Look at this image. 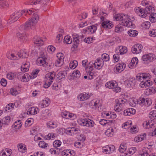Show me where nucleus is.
I'll return each mask as SVG.
<instances>
[{
    "label": "nucleus",
    "mask_w": 156,
    "mask_h": 156,
    "mask_svg": "<svg viewBox=\"0 0 156 156\" xmlns=\"http://www.w3.org/2000/svg\"><path fill=\"white\" fill-rule=\"evenodd\" d=\"M136 77L137 80L141 82L140 86L142 88L150 87L152 84V82L149 80L151 78V76L148 73H143L138 74Z\"/></svg>",
    "instance_id": "obj_1"
},
{
    "label": "nucleus",
    "mask_w": 156,
    "mask_h": 156,
    "mask_svg": "<svg viewBox=\"0 0 156 156\" xmlns=\"http://www.w3.org/2000/svg\"><path fill=\"white\" fill-rule=\"evenodd\" d=\"M114 18L115 21H119V23L120 25L128 27H134V25H133L132 22V21H133V20H131L130 18H129L127 15L123 14H117L114 16Z\"/></svg>",
    "instance_id": "obj_2"
},
{
    "label": "nucleus",
    "mask_w": 156,
    "mask_h": 156,
    "mask_svg": "<svg viewBox=\"0 0 156 156\" xmlns=\"http://www.w3.org/2000/svg\"><path fill=\"white\" fill-rule=\"evenodd\" d=\"M39 18V15L35 13L29 22H27L24 25L20 26V29L21 30H27L30 28H32V27L34 25L37 23Z\"/></svg>",
    "instance_id": "obj_3"
},
{
    "label": "nucleus",
    "mask_w": 156,
    "mask_h": 156,
    "mask_svg": "<svg viewBox=\"0 0 156 156\" xmlns=\"http://www.w3.org/2000/svg\"><path fill=\"white\" fill-rule=\"evenodd\" d=\"M105 86L107 87L112 89L116 93L120 92L121 90V88L118 86V84L115 81H111L108 82Z\"/></svg>",
    "instance_id": "obj_4"
},
{
    "label": "nucleus",
    "mask_w": 156,
    "mask_h": 156,
    "mask_svg": "<svg viewBox=\"0 0 156 156\" xmlns=\"http://www.w3.org/2000/svg\"><path fill=\"white\" fill-rule=\"evenodd\" d=\"M126 101L127 100L125 99L119 98V99L116 100V105L114 106L115 111L117 112L122 113V105L126 102Z\"/></svg>",
    "instance_id": "obj_5"
},
{
    "label": "nucleus",
    "mask_w": 156,
    "mask_h": 156,
    "mask_svg": "<svg viewBox=\"0 0 156 156\" xmlns=\"http://www.w3.org/2000/svg\"><path fill=\"white\" fill-rule=\"evenodd\" d=\"M102 27L106 29H110L112 28L113 25L110 21L107 20L103 16H101V17Z\"/></svg>",
    "instance_id": "obj_6"
},
{
    "label": "nucleus",
    "mask_w": 156,
    "mask_h": 156,
    "mask_svg": "<svg viewBox=\"0 0 156 156\" xmlns=\"http://www.w3.org/2000/svg\"><path fill=\"white\" fill-rule=\"evenodd\" d=\"M57 57L58 59L55 62V65L57 67H59L62 66L64 63V55L63 53H59L57 54Z\"/></svg>",
    "instance_id": "obj_7"
},
{
    "label": "nucleus",
    "mask_w": 156,
    "mask_h": 156,
    "mask_svg": "<svg viewBox=\"0 0 156 156\" xmlns=\"http://www.w3.org/2000/svg\"><path fill=\"white\" fill-rule=\"evenodd\" d=\"M81 125L83 126H85L87 127H92L94 125V122L89 119H83L81 121Z\"/></svg>",
    "instance_id": "obj_8"
},
{
    "label": "nucleus",
    "mask_w": 156,
    "mask_h": 156,
    "mask_svg": "<svg viewBox=\"0 0 156 156\" xmlns=\"http://www.w3.org/2000/svg\"><path fill=\"white\" fill-rule=\"evenodd\" d=\"M156 59L155 55L152 53L144 55L142 58V60L144 61L151 62L155 60Z\"/></svg>",
    "instance_id": "obj_9"
},
{
    "label": "nucleus",
    "mask_w": 156,
    "mask_h": 156,
    "mask_svg": "<svg viewBox=\"0 0 156 156\" xmlns=\"http://www.w3.org/2000/svg\"><path fill=\"white\" fill-rule=\"evenodd\" d=\"M73 38V41L76 44H79L83 40L85 37L84 35L79 36L76 34H72Z\"/></svg>",
    "instance_id": "obj_10"
},
{
    "label": "nucleus",
    "mask_w": 156,
    "mask_h": 156,
    "mask_svg": "<svg viewBox=\"0 0 156 156\" xmlns=\"http://www.w3.org/2000/svg\"><path fill=\"white\" fill-rule=\"evenodd\" d=\"M143 46L139 44H135L132 48V51L134 54H138L142 50Z\"/></svg>",
    "instance_id": "obj_11"
},
{
    "label": "nucleus",
    "mask_w": 156,
    "mask_h": 156,
    "mask_svg": "<svg viewBox=\"0 0 156 156\" xmlns=\"http://www.w3.org/2000/svg\"><path fill=\"white\" fill-rule=\"evenodd\" d=\"M135 12L137 14L142 18H144L147 16L145 10L142 8L139 7H136L135 9Z\"/></svg>",
    "instance_id": "obj_12"
},
{
    "label": "nucleus",
    "mask_w": 156,
    "mask_h": 156,
    "mask_svg": "<svg viewBox=\"0 0 156 156\" xmlns=\"http://www.w3.org/2000/svg\"><path fill=\"white\" fill-rule=\"evenodd\" d=\"M126 67V64L124 63L118 64L115 67V71L116 72L120 73L124 70Z\"/></svg>",
    "instance_id": "obj_13"
},
{
    "label": "nucleus",
    "mask_w": 156,
    "mask_h": 156,
    "mask_svg": "<svg viewBox=\"0 0 156 156\" xmlns=\"http://www.w3.org/2000/svg\"><path fill=\"white\" fill-rule=\"evenodd\" d=\"M31 5H38L39 6H44L46 5V2L45 0H33L30 1Z\"/></svg>",
    "instance_id": "obj_14"
},
{
    "label": "nucleus",
    "mask_w": 156,
    "mask_h": 156,
    "mask_svg": "<svg viewBox=\"0 0 156 156\" xmlns=\"http://www.w3.org/2000/svg\"><path fill=\"white\" fill-rule=\"evenodd\" d=\"M11 120V119L8 116L5 117L2 119H0V129L3 125H8Z\"/></svg>",
    "instance_id": "obj_15"
},
{
    "label": "nucleus",
    "mask_w": 156,
    "mask_h": 156,
    "mask_svg": "<svg viewBox=\"0 0 156 156\" xmlns=\"http://www.w3.org/2000/svg\"><path fill=\"white\" fill-rule=\"evenodd\" d=\"M67 73L65 71L59 72L56 76L57 81H61L65 79V77L66 76Z\"/></svg>",
    "instance_id": "obj_16"
},
{
    "label": "nucleus",
    "mask_w": 156,
    "mask_h": 156,
    "mask_svg": "<svg viewBox=\"0 0 156 156\" xmlns=\"http://www.w3.org/2000/svg\"><path fill=\"white\" fill-rule=\"evenodd\" d=\"M115 147L113 145H109L103 147V151L106 153L110 154L114 151Z\"/></svg>",
    "instance_id": "obj_17"
},
{
    "label": "nucleus",
    "mask_w": 156,
    "mask_h": 156,
    "mask_svg": "<svg viewBox=\"0 0 156 156\" xmlns=\"http://www.w3.org/2000/svg\"><path fill=\"white\" fill-rule=\"evenodd\" d=\"M20 11H15L10 16L11 19L13 22L17 21L20 17Z\"/></svg>",
    "instance_id": "obj_18"
},
{
    "label": "nucleus",
    "mask_w": 156,
    "mask_h": 156,
    "mask_svg": "<svg viewBox=\"0 0 156 156\" xmlns=\"http://www.w3.org/2000/svg\"><path fill=\"white\" fill-rule=\"evenodd\" d=\"M103 63V61H102V59H101L100 58L97 59L94 63V68L98 69H100L102 67Z\"/></svg>",
    "instance_id": "obj_19"
},
{
    "label": "nucleus",
    "mask_w": 156,
    "mask_h": 156,
    "mask_svg": "<svg viewBox=\"0 0 156 156\" xmlns=\"http://www.w3.org/2000/svg\"><path fill=\"white\" fill-rule=\"evenodd\" d=\"M39 109L37 107H32L28 109L27 111V114L30 115H34L36 114L39 112Z\"/></svg>",
    "instance_id": "obj_20"
},
{
    "label": "nucleus",
    "mask_w": 156,
    "mask_h": 156,
    "mask_svg": "<svg viewBox=\"0 0 156 156\" xmlns=\"http://www.w3.org/2000/svg\"><path fill=\"white\" fill-rule=\"evenodd\" d=\"M50 103L49 98H45L43 100L41 101L39 105V106L41 108H44L48 106Z\"/></svg>",
    "instance_id": "obj_21"
},
{
    "label": "nucleus",
    "mask_w": 156,
    "mask_h": 156,
    "mask_svg": "<svg viewBox=\"0 0 156 156\" xmlns=\"http://www.w3.org/2000/svg\"><path fill=\"white\" fill-rule=\"evenodd\" d=\"M17 36L21 41L24 42L27 40V36L25 33L19 32L17 33Z\"/></svg>",
    "instance_id": "obj_22"
},
{
    "label": "nucleus",
    "mask_w": 156,
    "mask_h": 156,
    "mask_svg": "<svg viewBox=\"0 0 156 156\" xmlns=\"http://www.w3.org/2000/svg\"><path fill=\"white\" fill-rule=\"evenodd\" d=\"M90 97L89 94H87V93H81L78 96V99L81 101H83L87 100Z\"/></svg>",
    "instance_id": "obj_23"
},
{
    "label": "nucleus",
    "mask_w": 156,
    "mask_h": 156,
    "mask_svg": "<svg viewBox=\"0 0 156 156\" xmlns=\"http://www.w3.org/2000/svg\"><path fill=\"white\" fill-rule=\"evenodd\" d=\"M46 58L43 55H41V57H39L37 60L38 62L41 65L43 66H47V63L45 60Z\"/></svg>",
    "instance_id": "obj_24"
},
{
    "label": "nucleus",
    "mask_w": 156,
    "mask_h": 156,
    "mask_svg": "<svg viewBox=\"0 0 156 156\" xmlns=\"http://www.w3.org/2000/svg\"><path fill=\"white\" fill-rule=\"evenodd\" d=\"M112 121V120H106L104 119H101L99 121L100 124L104 126H111Z\"/></svg>",
    "instance_id": "obj_25"
},
{
    "label": "nucleus",
    "mask_w": 156,
    "mask_h": 156,
    "mask_svg": "<svg viewBox=\"0 0 156 156\" xmlns=\"http://www.w3.org/2000/svg\"><path fill=\"white\" fill-rule=\"evenodd\" d=\"M45 40V38L41 39L39 37L36 36L34 38V43L36 44H38L39 45H41L43 44V42Z\"/></svg>",
    "instance_id": "obj_26"
},
{
    "label": "nucleus",
    "mask_w": 156,
    "mask_h": 156,
    "mask_svg": "<svg viewBox=\"0 0 156 156\" xmlns=\"http://www.w3.org/2000/svg\"><path fill=\"white\" fill-rule=\"evenodd\" d=\"M97 30V27L95 25L90 26L85 29L86 32L89 33L93 34Z\"/></svg>",
    "instance_id": "obj_27"
},
{
    "label": "nucleus",
    "mask_w": 156,
    "mask_h": 156,
    "mask_svg": "<svg viewBox=\"0 0 156 156\" xmlns=\"http://www.w3.org/2000/svg\"><path fill=\"white\" fill-rule=\"evenodd\" d=\"M119 50V52H118L119 53L120 55H123L126 53L127 51V48L126 47L123 46H119L116 49Z\"/></svg>",
    "instance_id": "obj_28"
},
{
    "label": "nucleus",
    "mask_w": 156,
    "mask_h": 156,
    "mask_svg": "<svg viewBox=\"0 0 156 156\" xmlns=\"http://www.w3.org/2000/svg\"><path fill=\"white\" fill-rule=\"evenodd\" d=\"M149 151L148 148L144 147L142 151H140L139 155V156H149L150 155L148 153Z\"/></svg>",
    "instance_id": "obj_29"
},
{
    "label": "nucleus",
    "mask_w": 156,
    "mask_h": 156,
    "mask_svg": "<svg viewBox=\"0 0 156 156\" xmlns=\"http://www.w3.org/2000/svg\"><path fill=\"white\" fill-rule=\"evenodd\" d=\"M18 55L20 58H27L29 55L26 51L22 50H20L18 53Z\"/></svg>",
    "instance_id": "obj_30"
},
{
    "label": "nucleus",
    "mask_w": 156,
    "mask_h": 156,
    "mask_svg": "<svg viewBox=\"0 0 156 156\" xmlns=\"http://www.w3.org/2000/svg\"><path fill=\"white\" fill-rule=\"evenodd\" d=\"M100 101L99 100H93L89 103V105L92 106L93 108H96L100 105Z\"/></svg>",
    "instance_id": "obj_31"
},
{
    "label": "nucleus",
    "mask_w": 156,
    "mask_h": 156,
    "mask_svg": "<svg viewBox=\"0 0 156 156\" xmlns=\"http://www.w3.org/2000/svg\"><path fill=\"white\" fill-rule=\"evenodd\" d=\"M138 63V60L136 57L133 58L131 62L129 64V67L130 68L132 69L133 67L135 65L136 66Z\"/></svg>",
    "instance_id": "obj_32"
},
{
    "label": "nucleus",
    "mask_w": 156,
    "mask_h": 156,
    "mask_svg": "<svg viewBox=\"0 0 156 156\" xmlns=\"http://www.w3.org/2000/svg\"><path fill=\"white\" fill-rule=\"evenodd\" d=\"M136 151V148L135 147H133L129 149L128 152H125L124 153L125 156H130L132 154H133Z\"/></svg>",
    "instance_id": "obj_33"
},
{
    "label": "nucleus",
    "mask_w": 156,
    "mask_h": 156,
    "mask_svg": "<svg viewBox=\"0 0 156 156\" xmlns=\"http://www.w3.org/2000/svg\"><path fill=\"white\" fill-rule=\"evenodd\" d=\"M114 129L112 128L108 129L105 132V133L106 136H108L112 137L114 133Z\"/></svg>",
    "instance_id": "obj_34"
},
{
    "label": "nucleus",
    "mask_w": 156,
    "mask_h": 156,
    "mask_svg": "<svg viewBox=\"0 0 156 156\" xmlns=\"http://www.w3.org/2000/svg\"><path fill=\"white\" fill-rule=\"evenodd\" d=\"M29 67V63L28 62L24 64L21 66V71L23 72H27L28 70Z\"/></svg>",
    "instance_id": "obj_35"
},
{
    "label": "nucleus",
    "mask_w": 156,
    "mask_h": 156,
    "mask_svg": "<svg viewBox=\"0 0 156 156\" xmlns=\"http://www.w3.org/2000/svg\"><path fill=\"white\" fill-rule=\"evenodd\" d=\"M72 76L74 78H78L80 76V71L78 70H74L72 73Z\"/></svg>",
    "instance_id": "obj_36"
},
{
    "label": "nucleus",
    "mask_w": 156,
    "mask_h": 156,
    "mask_svg": "<svg viewBox=\"0 0 156 156\" xmlns=\"http://www.w3.org/2000/svg\"><path fill=\"white\" fill-rule=\"evenodd\" d=\"M128 34L130 36L135 37L138 34L137 31L133 30H130L128 32Z\"/></svg>",
    "instance_id": "obj_37"
},
{
    "label": "nucleus",
    "mask_w": 156,
    "mask_h": 156,
    "mask_svg": "<svg viewBox=\"0 0 156 156\" xmlns=\"http://www.w3.org/2000/svg\"><path fill=\"white\" fill-rule=\"evenodd\" d=\"M149 19L151 22H155L156 21V13H151Z\"/></svg>",
    "instance_id": "obj_38"
},
{
    "label": "nucleus",
    "mask_w": 156,
    "mask_h": 156,
    "mask_svg": "<svg viewBox=\"0 0 156 156\" xmlns=\"http://www.w3.org/2000/svg\"><path fill=\"white\" fill-rule=\"evenodd\" d=\"M56 73L54 72H50L48 73L46 76L47 77L49 78L50 79L53 80L55 77Z\"/></svg>",
    "instance_id": "obj_39"
},
{
    "label": "nucleus",
    "mask_w": 156,
    "mask_h": 156,
    "mask_svg": "<svg viewBox=\"0 0 156 156\" xmlns=\"http://www.w3.org/2000/svg\"><path fill=\"white\" fill-rule=\"evenodd\" d=\"M145 99L144 98H140L139 99L137 100L135 103L136 104H138L140 105H144V103H145Z\"/></svg>",
    "instance_id": "obj_40"
},
{
    "label": "nucleus",
    "mask_w": 156,
    "mask_h": 156,
    "mask_svg": "<svg viewBox=\"0 0 156 156\" xmlns=\"http://www.w3.org/2000/svg\"><path fill=\"white\" fill-rule=\"evenodd\" d=\"M71 152L74 153V151L70 150H65L62 152V156H67L69 154H70Z\"/></svg>",
    "instance_id": "obj_41"
},
{
    "label": "nucleus",
    "mask_w": 156,
    "mask_h": 156,
    "mask_svg": "<svg viewBox=\"0 0 156 156\" xmlns=\"http://www.w3.org/2000/svg\"><path fill=\"white\" fill-rule=\"evenodd\" d=\"M53 145L54 147L57 148L60 147L62 144V142L59 140H56L53 142Z\"/></svg>",
    "instance_id": "obj_42"
},
{
    "label": "nucleus",
    "mask_w": 156,
    "mask_h": 156,
    "mask_svg": "<svg viewBox=\"0 0 156 156\" xmlns=\"http://www.w3.org/2000/svg\"><path fill=\"white\" fill-rule=\"evenodd\" d=\"M152 120H149L148 122H145L144 123V125H145L144 126L146 128H149L151 127V126H153V124L151 123Z\"/></svg>",
    "instance_id": "obj_43"
},
{
    "label": "nucleus",
    "mask_w": 156,
    "mask_h": 156,
    "mask_svg": "<svg viewBox=\"0 0 156 156\" xmlns=\"http://www.w3.org/2000/svg\"><path fill=\"white\" fill-rule=\"evenodd\" d=\"M150 118L153 119H156V111L154 110L150 112L149 114Z\"/></svg>",
    "instance_id": "obj_44"
},
{
    "label": "nucleus",
    "mask_w": 156,
    "mask_h": 156,
    "mask_svg": "<svg viewBox=\"0 0 156 156\" xmlns=\"http://www.w3.org/2000/svg\"><path fill=\"white\" fill-rule=\"evenodd\" d=\"M21 121L20 120L16 122L14 124V127L16 129H19L22 126Z\"/></svg>",
    "instance_id": "obj_45"
},
{
    "label": "nucleus",
    "mask_w": 156,
    "mask_h": 156,
    "mask_svg": "<svg viewBox=\"0 0 156 156\" xmlns=\"http://www.w3.org/2000/svg\"><path fill=\"white\" fill-rule=\"evenodd\" d=\"M64 40L66 43L68 44H71L72 42V39H71L70 36L68 35L65 37Z\"/></svg>",
    "instance_id": "obj_46"
},
{
    "label": "nucleus",
    "mask_w": 156,
    "mask_h": 156,
    "mask_svg": "<svg viewBox=\"0 0 156 156\" xmlns=\"http://www.w3.org/2000/svg\"><path fill=\"white\" fill-rule=\"evenodd\" d=\"M47 125L48 127H49L52 128H54L57 127V124L55 122L49 121L47 123Z\"/></svg>",
    "instance_id": "obj_47"
},
{
    "label": "nucleus",
    "mask_w": 156,
    "mask_h": 156,
    "mask_svg": "<svg viewBox=\"0 0 156 156\" xmlns=\"http://www.w3.org/2000/svg\"><path fill=\"white\" fill-rule=\"evenodd\" d=\"M78 64L77 62L76 61H74L70 63L69 67L71 69H74L77 66Z\"/></svg>",
    "instance_id": "obj_48"
},
{
    "label": "nucleus",
    "mask_w": 156,
    "mask_h": 156,
    "mask_svg": "<svg viewBox=\"0 0 156 156\" xmlns=\"http://www.w3.org/2000/svg\"><path fill=\"white\" fill-rule=\"evenodd\" d=\"M101 59H102V61L104 60L105 61H107L109 59V55L106 53L103 54L101 55Z\"/></svg>",
    "instance_id": "obj_49"
},
{
    "label": "nucleus",
    "mask_w": 156,
    "mask_h": 156,
    "mask_svg": "<svg viewBox=\"0 0 156 156\" xmlns=\"http://www.w3.org/2000/svg\"><path fill=\"white\" fill-rule=\"evenodd\" d=\"M126 146L125 145H121L119 147V150L120 152L121 153L128 152V151H126Z\"/></svg>",
    "instance_id": "obj_50"
},
{
    "label": "nucleus",
    "mask_w": 156,
    "mask_h": 156,
    "mask_svg": "<svg viewBox=\"0 0 156 156\" xmlns=\"http://www.w3.org/2000/svg\"><path fill=\"white\" fill-rule=\"evenodd\" d=\"M13 105L12 103H10L5 108V111L6 112L10 111L13 108Z\"/></svg>",
    "instance_id": "obj_51"
},
{
    "label": "nucleus",
    "mask_w": 156,
    "mask_h": 156,
    "mask_svg": "<svg viewBox=\"0 0 156 156\" xmlns=\"http://www.w3.org/2000/svg\"><path fill=\"white\" fill-rule=\"evenodd\" d=\"M145 10L148 13H150L151 12H152L154 10V8L152 6H149L148 7V6H147Z\"/></svg>",
    "instance_id": "obj_52"
},
{
    "label": "nucleus",
    "mask_w": 156,
    "mask_h": 156,
    "mask_svg": "<svg viewBox=\"0 0 156 156\" xmlns=\"http://www.w3.org/2000/svg\"><path fill=\"white\" fill-rule=\"evenodd\" d=\"M9 4L6 1H2L0 2V6L2 8H5L9 6Z\"/></svg>",
    "instance_id": "obj_53"
},
{
    "label": "nucleus",
    "mask_w": 156,
    "mask_h": 156,
    "mask_svg": "<svg viewBox=\"0 0 156 156\" xmlns=\"http://www.w3.org/2000/svg\"><path fill=\"white\" fill-rule=\"evenodd\" d=\"M38 145L40 147L44 148L47 147L48 144L43 141H40L39 142Z\"/></svg>",
    "instance_id": "obj_54"
},
{
    "label": "nucleus",
    "mask_w": 156,
    "mask_h": 156,
    "mask_svg": "<svg viewBox=\"0 0 156 156\" xmlns=\"http://www.w3.org/2000/svg\"><path fill=\"white\" fill-rule=\"evenodd\" d=\"M123 28L120 25L117 26L115 28V32L119 33L123 31Z\"/></svg>",
    "instance_id": "obj_55"
},
{
    "label": "nucleus",
    "mask_w": 156,
    "mask_h": 156,
    "mask_svg": "<svg viewBox=\"0 0 156 156\" xmlns=\"http://www.w3.org/2000/svg\"><path fill=\"white\" fill-rule=\"evenodd\" d=\"M23 72H21L17 73L15 74V77H16L19 80H20L22 76L24 74Z\"/></svg>",
    "instance_id": "obj_56"
},
{
    "label": "nucleus",
    "mask_w": 156,
    "mask_h": 156,
    "mask_svg": "<svg viewBox=\"0 0 156 156\" xmlns=\"http://www.w3.org/2000/svg\"><path fill=\"white\" fill-rule=\"evenodd\" d=\"M35 14L34 12V9H30L27 10L26 12V16L27 14H29L30 15H33Z\"/></svg>",
    "instance_id": "obj_57"
},
{
    "label": "nucleus",
    "mask_w": 156,
    "mask_h": 156,
    "mask_svg": "<svg viewBox=\"0 0 156 156\" xmlns=\"http://www.w3.org/2000/svg\"><path fill=\"white\" fill-rule=\"evenodd\" d=\"M144 139V137H141L140 136H138L135 137L134 140L136 142H139L142 141Z\"/></svg>",
    "instance_id": "obj_58"
},
{
    "label": "nucleus",
    "mask_w": 156,
    "mask_h": 156,
    "mask_svg": "<svg viewBox=\"0 0 156 156\" xmlns=\"http://www.w3.org/2000/svg\"><path fill=\"white\" fill-rule=\"evenodd\" d=\"M73 130H72L71 128H69L65 130V132L66 133L70 135H73Z\"/></svg>",
    "instance_id": "obj_59"
},
{
    "label": "nucleus",
    "mask_w": 156,
    "mask_h": 156,
    "mask_svg": "<svg viewBox=\"0 0 156 156\" xmlns=\"http://www.w3.org/2000/svg\"><path fill=\"white\" fill-rule=\"evenodd\" d=\"M10 93L12 95L16 96L18 94V92L14 88H11L10 90Z\"/></svg>",
    "instance_id": "obj_60"
},
{
    "label": "nucleus",
    "mask_w": 156,
    "mask_h": 156,
    "mask_svg": "<svg viewBox=\"0 0 156 156\" xmlns=\"http://www.w3.org/2000/svg\"><path fill=\"white\" fill-rule=\"evenodd\" d=\"M137 129L136 126H133L131 127L130 129V132L132 133H135L137 132Z\"/></svg>",
    "instance_id": "obj_61"
},
{
    "label": "nucleus",
    "mask_w": 156,
    "mask_h": 156,
    "mask_svg": "<svg viewBox=\"0 0 156 156\" xmlns=\"http://www.w3.org/2000/svg\"><path fill=\"white\" fill-rule=\"evenodd\" d=\"M7 77L9 80H12L15 77V74L13 73H9L7 75Z\"/></svg>",
    "instance_id": "obj_62"
},
{
    "label": "nucleus",
    "mask_w": 156,
    "mask_h": 156,
    "mask_svg": "<svg viewBox=\"0 0 156 156\" xmlns=\"http://www.w3.org/2000/svg\"><path fill=\"white\" fill-rule=\"evenodd\" d=\"M151 100L150 99L146 98L145 99V103H144V105L149 106L151 105Z\"/></svg>",
    "instance_id": "obj_63"
},
{
    "label": "nucleus",
    "mask_w": 156,
    "mask_h": 156,
    "mask_svg": "<svg viewBox=\"0 0 156 156\" xmlns=\"http://www.w3.org/2000/svg\"><path fill=\"white\" fill-rule=\"evenodd\" d=\"M143 26H144L146 29H148L150 27V23L148 21L144 22L143 23Z\"/></svg>",
    "instance_id": "obj_64"
}]
</instances>
